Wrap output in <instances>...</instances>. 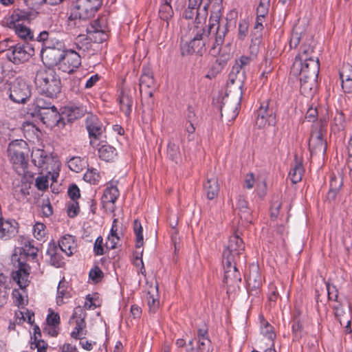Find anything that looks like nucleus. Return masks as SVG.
<instances>
[{
  "mask_svg": "<svg viewBox=\"0 0 352 352\" xmlns=\"http://www.w3.org/2000/svg\"><path fill=\"white\" fill-rule=\"evenodd\" d=\"M28 144L21 140L11 142L8 147V156L12 167L19 175L27 173L28 160L25 157Z\"/></svg>",
  "mask_w": 352,
  "mask_h": 352,
  "instance_id": "nucleus-4",
  "label": "nucleus"
},
{
  "mask_svg": "<svg viewBox=\"0 0 352 352\" xmlns=\"http://www.w3.org/2000/svg\"><path fill=\"white\" fill-rule=\"evenodd\" d=\"M80 212V207L77 201L71 200L67 205V214L70 218H74Z\"/></svg>",
  "mask_w": 352,
  "mask_h": 352,
  "instance_id": "nucleus-59",
  "label": "nucleus"
},
{
  "mask_svg": "<svg viewBox=\"0 0 352 352\" xmlns=\"http://www.w3.org/2000/svg\"><path fill=\"white\" fill-rule=\"evenodd\" d=\"M239 262L231 261L228 263V260H223L224 267L223 283L227 286L232 287L238 284L241 280V274L236 268Z\"/></svg>",
  "mask_w": 352,
  "mask_h": 352,
  "instance_id": "nucleus-14",
  "label": "nucleus"
},
{
  "mask_svg": "<svg viewBox=\"0 0 352 352\" xmlns=\"http://www.w3.org/2000/svg\"><path fill=\"white\" fill-rule=\"evenodd\" d=\"M133 232L136 236L135 247L137 248H141L144 244L143 238V228L140 221L138 219H135L133 221Z\"/></svg>",
  "mask_w": 352,
  "mask_h": 352,
  "instance_id": "nucleus-45",
  "label": "nucleus"
},
{
  "mask_svg": "<svg viewBox=\"0 0 352 352\" xmlns=\"http://www.w3.org/2000/svg\"><path fill=\"white\" fill-rule=\"evenodd\" d=\"M312 67L307 76H299L300 87V89L301 93L307 96H311L316 86L318 76L316 75V65L312 63Z\"/></svg>",
  "mask_w": 352,
  "mask_h": 352,
  "instance_id": "nucleus-16",
  "label": "nucleus"
},
{
  "mask_svg": "<svg viewBox=\"0 0 352 352\" xmlns=\"http://www.w3.org/2000/svg\"><path fill=\"white\" fill-rule=\"evenodd\" d=\"M314 47L310 45L304 44L300 46L299 52L295 57L294 60L298 61H307L311 59H316V57L314 56Z\"/></svg>",
  "mask_w": 352,
  "mask_h": 352,
  "instance_id": "nucleus-38",
  "label": "nucleus"
},
{
  "mask_svg": "<svg viewBox=\"0 0 352 352\" xmlns=\"http://www.w3.org/2000/svg\"><path fill=\"white\" fill-rule=\"evenodd\" d=\"M83 179L91 184H97L100 179V173L96 168H88L84 174Z\"/></svg>",
  "mask_w": 352,
  "mask_h": 352,
  "instance_id": "nucleus-47",
  "label": "nucleus"
},
{
  "mask_svg": "<svg viewBox=\"0 0 352 352\" xmlns=\"http://www.w3.org/2000/svg\"><path fill=\"white\" fill-rule=\"evenodd\" d=\"M78 13L72 11L67 21V25L70 30L79 29L80 32H86V28L91 23L87 24L89 18L78 17Z\"/></svg>",
  "mask_w": 352,
  "mask_h": 352,
  "instance_id": "nucleus-25",
  "label": "nucleus"
},
{
  "mask_svg": "<svg viewBox=\"0 0 352 352\" xmlns=\"http://www.w3.org/2000/svg\"><path fill=\"white\" fill-rule=\"evenodd\" d=\"M261 286V282L259 279L256 278L249 277L248 280L247 289L248 293L254 296H257L260 293V287Z\"/></svg>",
  "mask_w": 352,
  "mask_h": 352,
  "instance_id": "nucleus-46",
  "label": "nucleus"
},
{
  "mask_svg": "<svg viewBox=\"0 0 352 352\" xmlns=\"http://www.w3.org/2000/svg\"><path fill=\"white\" fill-rule=\"evenodd\" d=\"M270 100L261 104L256 112V124L258 128H263L266 124L274 125L276 123V111Z\"/></svg>",
  "mask_w": 352,
  "mask_h": 352,
  "instance_id": "nucleus-10",
  "label": "nucleus"
},
{
  "mask_svg": "<svg viewBox=\"0 0 352 352\" xmlns=\"http://www.w3.org/2000/svg\"><path fill=\"white\" fill-rule=\"evenodd\" d=\"M340 78L341 81L352 80V66L350 65L344 66L340 71Z\"/></svg>",
  "mask_w": 352,
  "mask_h": 352,
  "instance_id": "nucleus-64",
  "label": "nucleus"
},
{
  "mask_svg": "<svg viewBox=\"0 0 352 352\" xmlns=\"http://www.w3.org/2000/svg\"><path fill=\"white\" fill-rule=\"evenodd\" d=\"M71 297L69 292L67 291V288L65 287L64 282L60 281L58 289H57V303L63 304L64 303V299H68Z\"/></svg>",
  "mask_w": 352,
  "mask_h": 352,
  "instance_id": "nucleus-48",
  "label": "nucleus"
},
{
  "mask_svg": "<svg viewBox=\"0 0 352 352\" xmlns=\"http://www.w3.org/2000/svg\"><path fill=\"white\" fill-rule=\"evenodd\" d=\"M36 41L43 43L42 50L56 49V43H63V41L56 39L53 33L47 31L41 32L38 34Z\"/></svg>",
  "mask_w": 352,
  "mask_h": 352,
  "instance_id": "nucleus-27",
  "label": "nucleus"
},
{
  "mask_svg": "<svg viewBox=\"0 0 352 352\" xmlns=\"http://www.w3.org/2000/svg\"><path fill=\"white\" fill-rule=\"evenodd\" d=\"M32 95L31 87L21 78H16L10 87V100L16 103H25Z\"/></svg>",
  "mask_w": 352,
  "mask_h": 352,
  "instance_id": "nucleus-9",
  "label": "nucleus"
},
{
  "mask_svg": "<svg viewBox=\"0 0 352 352\" xmlns=\"http://www.w3.org/2000/svg\"><path fill=\"white\" fill-rule=\"evenodd\" d=\"M261 333L271 342L270 346H274V340L276 338V333L274 327L267 321L263 316H261Z\"/></svg>",
  "mask_w": 352,
  "mask_h": 352,
  "instance_id": "nucleus-34",
  "label": "nucleus"
},
{
  "mask_svg": "<svg viewBox=\"0 0 352 352\" xmlns=\"http://www.w3.org/2000/svg\"><path fill=\"white\" fill-rule=\"evenodd\" d=\"M19 269L12 272V278L19 285V288L24 289L28 286L30 281L28 277L30 275V267L23 262L19 263Z\"/></svg>",
  "mask_w": 352,
  "mask_h": 352,
  "instance_id": "nucleus-19",
  "label": "nucleus"
},
{
  "mask_svg": "<svg viewBox=\"0 0 352 352\" xmlns=\"http://www.w3.org/2000/svg\"><path fill=\"white\" fill-rule=\"evenodd\" d=\"M15 34L21 39H23L25 42L26 41H33L34 34L32 31L27 26L19 23L14 30Z\"/></svg>",
  "mask_w": 352,
  "mask_h": 352,
  "instance_id": "nucleus-43",
  "label": "nucleus"
},
{
  "mask_svg": "<svg viewBox=\"0 0 352 352\" xmlns=\"http://www.w3.org/2000/svg\"><path fill=\"white\" fill-rule=\"evenodd\" d=\"M197 342L208 348L212 346L208 336V329L206 324L197 329Z\"/></svg>",
  "mask_w": 352,
  "mask_h": 352,
  "instance_id": "nucleus-41",
  "label": "nucleus"
},
{
  "mask_svg": "<svg viewBox=\"0 0 352 352\" xmlns=\"http://www.w3.org/2000/svg\"><path fill=\"white\" fill-rule=\"evenodd\" d=\"M304 173V168L301 162H296L294 167L290 170L289 176L293 184L301 181Z\"/></svg>",
  "mask_w": 352,
  "mask_h": 352,
  "instance_id": "nucleus-42",
  "label": "nucleus"
},
{
  "mask_svg": "<svg viewBox=\"0 0 352 352\" xmlns=\"http://www.w3.org/2000/svg\"><path fill=\"white\" fill-rule=\"evenodd\" d=\"M231 91V89H229L228 92L226 93V96L223 98L220 109L221 117H225V119L229 122L234 120L237 117L243 94L242 91H240L233 100Z\"/></svg>",
  "mask_w": 352,
  "mask_h": 352,
  "instance_id": "nucleus-6",
  "label": "nucleus"
},
{
  "mask_svg": "<svg viewBox=\"0 0 352 352\" xmlns=\"http://www.w3.org/2000/svg\"><path fill=\"white\" fill-rule=\"evenodd\" d=\"M229 23L226 19V25H220L215 28L214 41L210 49L211 56L215 57L214 61L211 64L210 67L209 75L212 76L219 74L227 65L228 61L232 58L230 48L229 46L221 47L224 42L225 36L228 30Z\"/></svg>",
  "mask_w": 352,
  "mask_h": 352,
  "instance_id": "nucleus-2",
  "label": "nucleus"
},
{
  "mask_svg": "<svg viewBox=\"0 0 352 352\" xmlns=\"http://www.w3.org/2000/svg\"><path fill=\"white\" fill-rule=\"evenodd\" d=\"M327 134V122L320 120L312 125L309 148L311 155L322 154L327 151V142L324 137Z\"/></svg>",
  "mask_w": 352,
  "mask_h": 352,
  "instance_id": "nucleus-5",
  "label": "nucleus"
},
{
  "mask_svg": "<svg viewBox=\"0 0 352 352\" xmlns=\"http://www.w3.org/2000/svg\"><path fill=\"white\" fill-rule=\"evenodd\" d=\"M204 189L208 199H214L219 194V187L218 179L214 176L207 177V180L204 184Z\"/></svg>",
  "mask_w": 352,
  "mask_h": 352,
  "instance_id": "nucleus-29",
  "label": "nucleus"
},
{
  "mask_svg": "<svg viewBox=\"0 0 352 352\" xmlns=\"http://www.w3.org/2000/svg\"><path fill=\"white\" fill-rule=\"evenodd\" d=\"M100 26L98 20H95L91 24L86 28L87 33L91 34H94V38L95 42L102 43L107 38L106 32L100 29Z\"/></svg>",
  "mask_w": 352,
  "mask_h": 352,
  "instance_id": "nucleus-30",
  "label": "nucleus"
},
{
  "mask_svg": "<svg viewBox=\"0 0 352 352\" xmlns=\"http://www.w3.org/2000/svg\"><path fill=\"white\" fill-rule=\"evenodd\" d=\"M190 347L187 350V352H212L213 351L212 346L209 348L201 346L199 343L197 342V345H193V340H190L188 343Z\"/></svg>",
  "mask_w": 352,
  "mask_h": 352,
  "instance_id": "nucleus-62",
  "label": "nucleus"
},
{
  "mask_svg": "<svg viewBox=\"0 0 352 352\" xmlns=\"http://www.w3.org/2000/svg\"><path fill=\"white\" fill-rule=\"evenodd\" d=\"M249 25L245 19L241 20L239 23L238 38L243 41L248 34Z\"/></svg>",
  "mask_w": 352,
  "mask_h": 352,
  "instance_id": "nucleus-60",
  "label": "nucleus"
},
{
  "mask_svg": "<svg viewBox=\"0 0 352 352\" xmlns=\"http://www.w3.org/2000/svg\"><path fill=\"white\" fill-rule=\"evenodd\" d=\"M236 210L238 211V216L242 221V224H249L252 221V215L248 202L243 196H239Z\"/></svg>",
  "mask_w": 352,
  "mask_h": 352,
  "instance_id": "nucleus-21",
  "label": "nucleus"
},
{
  "mask_svg": "<svg viewBox=\"0 0 352 352\" xmlns=\"http://www.w3.org/2000/svg\"><path fill=\"white\" fill-rule=\"evenodd\" d=\"M70 111L71 113L69 114V120L78 119L84 116L86 111V109L82 105H80L79 107L72 106L70 108Z\"/></svg>",
  "mask_w": 352,
  "mask_h": 352,
  "instance_id": "nucleus-58",
  "label": "nucleus"
},
{
  "mask_svg": "<svg viewBox=\"0 0 352 352\" xmlns=\"http://www.w3.org/2000/svg\"><path fill=\"white\" fill-rule=\"evenodd\" d=\"M19 242L22 245L20 250L21 254L23 253L25 256L31 257L32 259L36 258L38 250L34 246V240L21 236Z\"/></svg>",
  "mask_w": 352,
  "mask_h": 352,
  "instance_id": "nucleus-24",
  "label": "nucleus"
},
{
  "mask_svg": "<svg viewBox=\"0 0 352 352\" xmlns=\"http://www.w3.org/2000/svg\"><path fill=\"white\" fill-rule=\"evenodd\" d=\"M34 105L35 106V113L47 109V108L55 107L54 105L52 104V102L45 101L44 99L41 98H38L35 100Z\"/></svg>",
  "mask_w": 352,
  "mask_h": 352,
  "instance_id": "nucleus-56",
  "label": "nucleus"
},
{
  "mask_svg": "<svg viewBox=\"0 0 352 352\" xmlns=\"http://www.w3.org/2000/svg\"><path fill=\"white\" fill-rule=\"evenodd\" d=\"M210 3H206L204 5L202 8L199 6L198 12L197 13V16L195 18V23L197 24L201 23L203 21H205L208 14V8H209Z\"/></svg>",
  "mask_w": 352,
  "mask_h": 352,
  "instance_id": "nucleus-54",
  "label": "nucleus"
},
{
  "mask_svg": "<svg viewBox=\"0 0 352 352\" xmlns=\"http://www.w3.org/2000/svg\"><path fill=\"white\" fill-rule=\"evenodd\" d=\"M118 101L121 111L126 117H129L132 111L133 103V96L130 89L122 88L118 97Z\"/></svg>",
  "mask_w": 352,
  "mask_h": 352,
  "instance_id": "nucleus-20",
  "label": "nucleus"
},
{
  "mask_svg": "<svg viewBox=\"0 0 352 352\" xmlns=\"http://www.w3.org/2000/svg\"><path fill=\"white\" fill-rule=\"evenodd\" d=\"M32 162L38 168L43 170L48 169V162L51 157L49 153L43 149H33L32 154Z\"/></svg>",
  "mask_w": 352,
  "mask_h": 352,
  "instance_id": "nucleus-22",
  "label": "nucleus"
},
{
  "mask_svg": "<svg viewBox=\"0 0 352 352\" xmlns=\"http://www.w3.org/2000/svg\"><path fill=\"white\" fill-rule=\"evenodd\" d=\"M333 309L335 311V317L339 321L340 324L342 326L346 324L345 332L350 333L352 331L351 327V320L349 318V315L344 311L340 305L334 306Z\"/></svg>",
  "mask_w": 352,
  "mask_h": 352,
  "instance_id": "nucleus-32",
  "label": "nucleus"
},
{
  "mask_svg": "<svg viewBox=\"0 0 352 352\" xmlns=\"http://www.w3.org/2000/svg\"><path fill=\"white\" fill-rule=\"evenodd\" d=\"M59 250L65 252L67 256L72 255L76 252V243L74 236L70 234L64 235L58 243Z\"/></svg>",
  "mask_w": 352,
  "mask_h": 352,
  "instance_id": "nucleus-26",
  "label": "nucleus"
},
{
  "mask_svg": "<svg viewBox=\"0 0 352 352\" xmlns=\"http://www.w3.org/2000/svg\"><path fill=\"white\" fill-rule=\"evenodd\" d=\"M89 277L94 283H98L102 280L104 273L98 265H95L89 271Z\"/></svg>",
  "mask_w": 352,
  "mask_h": 352,
  "instance_id": "nucleus-52",
  "label": "nucleus"
},
{
  "mask_svg": "<svg viewBox=\"0 0 352 352\" xmlns=\"http://www.w3.org/2000/svg\"><path fill=\"white\" fill-rule=\"evenodd\" d=\"M13 13L16 15V19L19 22L21 21H31L36 16V14L34 12L22 10H16Z\"/></svg>",
  "mask_w": 352,
  "mask_h": 352,
  "instance_id": "nucleus-53",
  "label": "nucleus"
},
{
  "mask_svg": "<svg viewBox=\"0 0 352 352\" xmlns=\"http://www.w3.org/2000/svg\"><path fill=\"white\" fill-rule=\"evenodd\" d=\"M47 255L50 256V263L56 267H62L64 263L63 256L59 253V248L54 243H50L47 250Z\"/></svg>",
  "mask_w": 352,
  "mask_h": 352,
  "instance_id": "nucleus-28",
  "label": "nucleus"
},
{
  "mask_svg": "<svg viewBox=\"0 0 352 352\" xmlns=\"http://www.w3.org/2000/svg\"><path fill=\"white\" fill-rule=\"evenodd\" d=\"M219 24L226 25V22L224 23L223 20H221L219 12L212 13L210 18V23L207 29H197L193 38L189 42L181 43L182 56H188L193 54L202 56L206 50V47H208L211 43L212 45L213 44L214 40H212L210 37L211 31L216 25H217L218 27Z\"/></svg>",
  "mask_w": 352,
  "mask_h": 352,
  "instance_id": "nucleus-1",
  "label": "nucleus"
},
{
  "mask_svg": "<svg viewBox=\"0 0 352 352\" xmlns=\"http://www.w3.org/2000/svg\"><path fill=\"white\" fill-rule=\"evenodd\" d=\"M235 82L236 83L238 93H239L240 91H241V87L243 86V74L240 75V76H236L234 74V72H230L229 74V78H228V88L230 87H229L230 83L232 85H234Z\"/></svg>",
  "mask_w": 352,
  "mask_h": 352,
  "instance_id": "nucleus-57",
  "label": "nucleus"
},
{
  "mask_svg": "<svg viewBox=\"0 0 352 352\" xmlns=\"http://www.w3.org/2000/svg\"><path fill=\"white\" fill-rule=\"evenodd\" d=\"M116 155L117 152L116 148L111 145L104 144L98 148V156L104 161H112L115 159Z\"/></svg>",
  "mask_w": 352,
  "mask_h": 352,
  "instance_id": "nucleus-37",
  "label": "nucleus"
},
{
  "mask_svg": "<svg viewBox=\"0 0 352 352\" xmlns=\"http://www.w3.org/2000/svg\"><path fill=\"white\" fill-rule=\"evenodd\" d=\"M36 114L42 122L48 126L58 125L61 123V118L56 107L47 108Z\"/></svg>",
  "mask_w": 352,
  "mask_h": 352,
  "instance_id": "nucleus-17",
  "label": "nucleus"
},
{
  "mask_svg": "<svg viewBox=\"0 0 352 352\" xmlns=\"http://www.w3.org/2000/svg\"><path fill=\"white\" fill-rule=\"evenodd\" d=\"M81 65V54L74 49L64 51L60 68L67 73H72Z\"/></svg>",
  "mask_w": 352,
  "mask_h": 352,
  "instance_id": "nucleus-13",
  "label": "nucleus"
},
{
  "mask_svg": "<svg viewBox=\"0 0 352 352\" xmlns=\"http://www.w3.org/2000/svg\"><path fill=\"white\" fill-rule=\"evenodd\" d=\"M173 15L171 5L161 4L159 10V16L161 19L168 21Z\"/></svg>",
  "mask_w": 352,
  "mask_h": 352,
  "instance_id": "nucleus-50",
  "label": "nucleus"
},
{
  "mask_svg": "<svg viewBox=\"0 0 352 352\" xmlns=\"http://www.w3.org/2000/svg\"><path fill=\"white\" fill-rule=\"evenodd\" d=\"M158 285L155 287H151V290L146 294L147 304L150 312L155 313L160 307V299L158 296Z\"/></svg>",
  "mask_w": 352,
  "mask_h": 352,
  "instance_id": "nucleus-31",
  "label": "nucleus"
},
{
  "mask_svg": "<svg viewBox=\"0 0 352 352\" xmlns=\"http://www.w3.org/2000/svg\"><path fill=\"white\" fill-rule=\"evenodd\" d=\"M245 245L242 239L237 234L231 236L228 243L223 252V260L240 262L241 256H244Z\"/></svg>",
  "mask_w": 352,
  "mask_h": 352,
  "instance_id": "nucleus-8",
  "label": "nucleus"
},
{
  "mask_svg": "<svg viewBox=\"0 0 352 352\" xmlns=\"http://www.w3.org/2000/svg\"><path fill=\"white\" fill-rule=\"evenodd\" d=\"M69 169L75 173H80L84 168L88 166L87 161L82 157L74 156L67 162Z\"/></svg>",
  "mask_w": 352,
  "mask_h": 352,
  "instance_id": "nucleus-39",
  "label": "nucleus"
},
{
  "mask_svg": "<svg viewBox=\"0 0 352 352\" xmlns=\"http://www.w3.org/2000/svg\"><path fill=\"white\" fill-rule=\"evenodd\" d=\"M10 50L6 53V57L15 65L28 61L34 54V47L27 42L14 43Z\"/></svg>",
  "mask_w": 352,
  "mask_h": 352,
  "instance_id": "nucleus-7",
  "label": "nucleus"
},
{
  "mask_svg": "<svg viewBox=\"0 0 352 352\" xmlns=\"http://www.w3.org/2000/svg\"><path fill=\"white\" fill-rule=\"evenodd\" d=\"M30 186L26 183L18 185L14 188V195L16 196L17 199L24 198L30 195Z\"/></svg>",
  "mask_w": 352,
  "mask_h": 352,
  "instance_id": "nucleus-51",
  "label": "nucleus"
},
{
  "mask_svg": "<svg viewBox=\"0 0 352 352\" xmlns=\"http://www.w3.org/2000/svg\"><path fill=\"white\" fill-rule=\"evenodd\" d=\"M312 63L316 65V75H318L320 69V63L318 58L316 59H311L307 61H298L294 60L292 71L294 74H298L299 76H307L312 67Z\"/></svg>",
  "mask_w": 352,
  "mask_h": 352,
  "instance_id": "nucleus-18",
  "label": "nucleus"
},
{
  "mask_svg": "<svg viewBox=\"0 0 352 352\" xmlns=\"http://www.w3.org/2000/svg\"><path fill=\"white\" fill-rule=\"evenodd\" d=\"M166 155L167 157L175 164H177L182 162V155L179 146L171 140L168 141Z\"/></svg>",
  "mask_w": 352,
  "mask_h": 352,
  "instance_id": "nucleus-36",
  "label": "nucleus"
},
{
  "mask_svg": "<svg viewBox=\"0 0 352 352\" xmlns=\"http://www.w3.org/2000/svg\"><path fill=\"white\" fill-rule=\"evenodd\" d=\"M46 226L44 223L37 222L33 227V234L38 240H41L45 236Z\"/></svg>",
  "mask_w": 352,
  "mask_h": 352,
  "instance_id": "nucleus-55",
  "label": "nucleus"
},
{
  "mask_svg": "<svg viewBox=\"0 0 352 352\" xmlns=\"http://www.w3.org/2000/svg\"><path fill=\"white\" fill-rule=\"evenodd\" d=\"M76 327L71 333V337L76 340H82V336L87 334V331L85 330L86 327V322L84 317H79L76 320Z\"/></svg>",
  "mask_w": 352,
  "mask_h": 352,
  "instance_id": "nucleus-40",
  "label": "nucleus"
},
{
  "mask_svg": "<svg viewBox=\"0 0 352 352\" xmlns=\"http://www.w3.org/2000/svg\"><path fill=\"white\" fill-rule=\"evenodd\" d=\"M333 126L338 131L344 130L345 127V116L342 111H336L333 121Z\"/></svg>",
  "mask_w": 352,
  "mask_h": 352,
  "instance_id": "nucleus-49",
  "label": "nucleus"
},
{
  "mask_svg": "<svg viewBox=\"0 0 352 352\" xmlns=\"http://www.w3.org/2000/svg\"><path fill=\"white\" fill-rule=\"evenodd\" d=\"M119 195L120 192L116 185H114L113 182H111L104 190L102 201L104 203L115 204Z\"/></svg>",
  "mask_w": 352,
  "mask_h": 352,
  "instance_id": "nucleus-35",
  "label": "nucleus"
},
{
  "mask_svg": "<svg viewBox=\"0 0 352 352\" xmlns=\"http://www.w3.org/2000/svg\"><path fill=\"white\" fill-rule=\"evenodd\" d=\"M16 18V15L12 13L10 16L5 17L3 23L7 28L15 30L17 25H19V21Z\"/></svg>",
  "mask_w": 352,
  "mask_h": 352,
  "instance_id": "nucleus-63",
  "label": "nucleus"
},
{
  "mask_svg": "<svg viewBox=\"0 0 352 352\" xmlns=\"http://www.w3.org/2000/svg\"><path fill=\"white\" fill-rule=\"evenodd\" d=\"M85 125L90 138V144L93 145V140H99L104 131V128L98 118L93 114L87 116L85 120Z\"/></svg>",
  "mask_w": 352,
  "mask_h": 352,
  "instance_id": "nucleus-15",
  "label": "nucleus"
},
{
  "mask_svg": "<svg viewBox=\"0 0 352 352\" xmlns=\"http://www.w3.org/2000/svg\"><path fill=\"white\" fill-rule=\"evenodd\" d=\"M292 331L294 340H300L302 336L303 325L298 316H295L292 321Z\"/></svg>",
  "mask_w": 352,
  "mask_h": 352,
  "instance_id": "nucleus-44",
  "label": "nucleus"
},
{
  "mask_svg": "<svg viewBox=\"0 0 352 352\" xmlns=\"http://www.w3.org/2000/svg\"><path fill=\"white\" fill-rule=\"evenodd\" d=\"M64 51L63 43H56V49L41 50V55L44 65H47V68L60 65Z\"/></svg>",
  "mask_w": 352,
  "mask_h": 352,
  "instance_id": "nucleus-12",
  "label": "nucleus"
},
{
  "mask_svg": "<svg viewBox=\"0 0 352 352\" xmlns=\"http://www.w3.org/2000/svg\"><path fill=\"white\" fill-rule=\"evenodd\" d=\"M100 6V0H76L72 11L78 13V17L90 18Z\"/></svg>",
  "mask_w": 352,
  "mask_h": 352,
  "instance_id": "nucleus-11",
  "label": "nucleus"
},
{
  "mask_svg": "<svg viewBox=\"0 0 352 352\" xmlns=\"http://www.w3.org/2000/svg\"><path fill=\"white\" fill-rule=\"evenodd\" d=\"M34 86L36 91L49 98H56L62 89L59 75L52 68H41L34 76Z\"/></svg>",
  "mask_w": 352,
  "mask_h": 352,
  "instance_id": "nucleus-3",
  "label": "nucleus"
},
{
  "mask_svg": "<svg viewBox=\"0 0 352 352\" xmlns=\"http://www.w3.org/2000/svg\"><path fill=\"white\" fill-rule=\"evenodd\" d=\"M155 84V79L151 68L149 66H143L140 78V92H142L144 89L153 88Z\"/></svg>",
  "mask_w": 352,
  "mask_h": 352,
  "instance_id": "nucleus-23",
  "label": "nucleus"
},
{
  "mask_svg": "<svg viewBox=\"0 0 352 352\" xmlns=\"http://www.w3.org/2000/svg\"><path fill=\"white\" fill-rule=\"evenodd\" d=\"M41 210L45 217H49L53 214V208L48 197L42 199Z\"/></svg>",
  "mask_w": 352,
  "mask_h": 352,
  "instance_id": "nucleus-61",
  "label": "nucleus"
},
{
  "mask_svg": "<svg viewBox=\"0 0 352 352\" xmlns=\"http://www.w3.org/2000/svg\"><path fill=\"white\" fill-rule=\"evenodd\" d=\"M74 48L82 55H85V52L88 51L91 47V38H88L87 36L80 34L75 39L73 44Z\"/></svg>",
  "mask_w": 352,
  "mask_h": 352,
  "instance_id": "nucleus-33",
  "label": "nucleus"
}]
</instances>
